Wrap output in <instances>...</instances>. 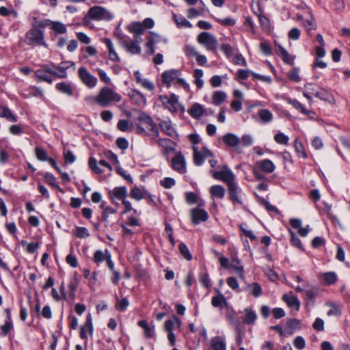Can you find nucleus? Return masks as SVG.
I'll return each mask as SVG.
<instances>
[{
	"label": "nucleus",
	"mask_w": 350,
	"mask_h": 350,
	"mask_svg": "<svg viewBox=\"0 0 350 350\" xmlns=\"http://www.w3.org/2000/svg\"><path fill=\"white\" fill-rule=\"evenodd\" d=\"M121 100V95L109 87L100 88L97 95L92 98V100L102 107H107Z\"/></svg>",
	"instance_id": "nucleus-1"
},
{
	"label": "nucleus",
	"mask_w": 350,
	"mask_h": 350,
	"mask_svg": "<svg viewBox=\"0 0 350 350\" xmlns=\"http://www.w3.org/2000/svg\"><path fill=\"white\" fill-rule=\"evenodd\" d=\"M25 42L28 45H42L47 46L44 42V32L37 27H32L29 31L27 32L25 36Z\"/></svg>",
	"instance_id": "nucleus-2"
},
{
	"label": "nucleus",
	"mask_w": 350,
	"mask_h": 350,
	"mask_svg": "<svg viewBox=\"0 0 350 350\" xmlns=\"http://www.w3.org/2000/svg\"><path fill=\"white\" fill-rule=\"evenodd\" d=\"M92 20L103 21L111 20L113 18L112 14L105 8L100 6H94L88 11V16Z\"/></svg>",
	"instance_id": "nucleus-3"
},
{
	"label": "nucleus",
	"mask_w": 350,
	"mask_h": 350,
	"mask_svg": "<svg viewBox=\"0 0 350 350\" xmlns=\"http://www.w3.org/2000/svg\"><path fill=\"white\" fill-rule=\"evenodd\" d=\"M198 42L203 45L206 50L215 51L217 46V40L208 32H202L198 36Z\"/></svg>",
	"instance_id": "nucleus-4"
},
{
	"label": "nucleus",
	"mask_w": 350,
	"mask_h": 350,
	"mask_svg": "<svg viewBox=\"0 0 350 350\" xmlns=\"http://www.w3.org/2000/svg\"><path fill=\"white\" fill-rule=\"evenodd\" d=\"M213 176L217 180L226 183L228 186L234 183L235 176L227 166H224L219 171L213 172Z\"/></svg>",
	"instance_id": "nucleus-5"
},
{
	"label": "nucleus",
	"mask_w": 350,
	"mask_h": 350,
	"mask_svg": "<svg viewBox=\"0 0 350 350\" xmlns=\"http://www.w3.org/2000/svg\"><path fill=\"white\" fill-rule=\"evenodd\" d=\"M78 75L82 83L89 88H94L98 82L97 78L93 76L85 67L78 70Z\"/></svg>",
	"instance_id": "nucleus-6"
},
{
	"label": "nucleus",
	"mask_w": 350,
	"mask_h": 350,
	"mask_svg": "<svg viewBox=\"0 0 350 350\" xmlns=\"http://www.w3.org/2000/svg\"><path fill=\"white\" fill-rule=\"evenodd\" d=\"M159 100L169 111L172 113H176L178 111L179 106L178 98L174 94H170V96L167 95H161Z\"/></svg>",
	"instance_id": "nucleus-7"
},
{
	"label": "nucleus",
	"mask_w": 350,
	"mask_h": 350,
	"mask_svg": "<svg viewBox=\"0 0 350 350\" xmlns=\"http://www.w3.org/2000/svg\"><path fill=\"white\" fill-rule=\"evenodd\" d=\"M193 161L197 165H201L205 158L212 156L211 152L206 147H203L202 150H199L196 146H193Z\"/></svg>",
	"instance_id": "nucleus-8"
},
{
	"label": "nucleus",
	"mask_w": 350,
	"mask_h": 350,
	"mask_svg": "<svg viewBox=\"0 0 350 350\" xmlns=\"http://www.w3.org/2000/svg\"><path fill=\"white\" fill-rule=\"evenodd\" d=\"M55 71L49 68L47 66H44L42 68L36 70V76L38 79L51 83L55 77Z\"/></svg>",
	"instance_id": "nucleus-9"
},
{
	"label": "nucleus",
	"mask_w": 350,
	"mask_h": 350,
	"mask_svg": "<svg viewBox=\"0 0 350 350\" xmlns=\"http://www.w3.org/2000/svg\"><path fill=\"white\" fill-rule=\"evenodd\" d=\"M181 72L179 70L172 69L163 72L161 77L162 81L165 83L167 88L170 87L171 83L174 81H176L178 77H180Z\"/></svg>",
	"instance_id": "nucleus-10"
},
{
	"label": "nucleus",
	"mask_w": 350,
	"mask_h": 350,
	"mask_svg": "<svg viewBox=\"0 0 350 350\" xmlns=\"http://www.w3.org/2000/svg\"><path fill=\"white\" fill-rule=\"evenodd\" d=\"M172 168L180 174L186 172V162L184 156L179 153L172 161Z\"/></svg>",
	"instance_id": "nucleus-11"
},
{
	"label": "nucleus",
	"mask_w": 350,
	"mask_h": 350,
	"mask_svg": "<svg viewBox=\"0 0 350 350\" xmlns=\"http://www.w3.org/2000/svg\"><path fill=\"white\" fill-rule=\"evenodd\" d=\"M191 221L195 225L200 224L201 221H205L208 218L207 212L198 208H193L191 211Z\"/></svg>",
	"instance_id": "nucleus-12"
},
{
	"label": "nucleus",
	"mask_w": 350,
	"mask_h": 350,
	"mask_svg": "<svg viewBox=\"0 0 350 350\" xmlns=\"http://www.w3.org/2000/svg\"><path fill=\"white\" fill-rule=\"evenodd\" d=\"M142 42V38L139 35H135L134 40L125 45L126 50L131 54H140L142 52L140 43Z\"/></svg>",
	"instance_id": "nucleus-13"
},
{
	"label": "nucleus",
	"mask_w": 350,
	"mask_h": 350,
	"mask_svg": "<svg viewBox=\"0 0 350 350\" xmlns=\"http://www.w3.org/2000/svg\"><path fill=\"white\" fill-rule=\"evenodd\" d=\"M110 199L114 202L116 200H123L127 197V189L126 187H117L109 193Z\"/></svg>",
	"instance_id": "nucleus-14"
},
{
	"label": "nucleus",
	"mask_w": 350,
	"mask_h": 350,
	"mask_svg": "<svg viewBox=\"0 0 350 350\" xmlns=\"http://www.w3.org/2000/svg\"><path fill=\"white\" fill-rule=\"evenodd\" d=\"M93 332V325L92 317L90 314H88L86 317V321L85 324L81 327L80 330V337L86 340L88 338V334H92Z\"/></svg>",
	"instance_id": "nucleus-15"
},
{
	"label": "nucleus",
	"mask_w": 350,
	"mask_h": 350,
	"mask_svg": "<svg viewBox=\"0 0 350 350\" xmlns=\"http://www.w3.org/2000/svg\"><path fill=\"white\" fill-rule=\"evenodd\" d=\"M74 65L75 64L72 62H63L57 66L53 65V68L57 70V72H55V76L59 78H66L67 77L66 70Z\"/></svg>",
	"instance_id": "nucleus-16"
},
{
	"label": "nucleus",
	"mask_w": 350,
	"mask_h": 350,
	"mask_svg": "<svg viewBox=\"0 0 350 350\" xmlns=\"http://www.w3.org/2000/svg\"><path fill=\"white\" fill-rule=\"evenodd\" d=\"M210 344L213 350H226V340L222 336L212 338Z\"/></svg>",
	"instance_id": "nucleus-17"
},
{
	"label": "nucleus",
	"mask_w": 350,
	"mask_h": 350,
	"mask_svg": "<svg viewBox=\"0 0 350 350\" xmlns=\"http://www.w3.org/2000/svg\"><path fill=\"white\" fill-rule=\"evenodd\" d=\"M256 166L262 172L266 173H272L275 166L269 159H264L256 163Z\"/></svg>",
	"instance_id": "nucleus-18"
},
{
	"label": "nucleus",
	"mask_w": 350,
	"mask_h": 350,
	"mask_svg": "<svg viewBox=\"0 0 350 350\" xmlns=\"http://www.w3.org/2000/svg\"><path fill=\"white\" fill-rule=\"evenodd\" d=\"M204 112V107L200 103H194L188 110L189 114L195 119L201 118Z\"/></svg>",
	"instance_id": "nucleus-19"
},
{
	"label": "nucleus",
	"mask_w": 350,
	"mask_h": 350,
	"mask_svg": "<svg viewBox=\"0 0 350 350\" xmlns=\"http://www.w3.org/2000/svg\"><path fill=\"white\" fill-rule=\"evenodd\" d=\"M160 127L162 131L170 137L176 135V131L174 128L170 120H163L160 123Z\"/></svg>",
	"instance_id": "nucleus-20"
},
{
	"label": "nucleus",
	"mask_w": 350,
	"mask_h": 350,
	"mask_svg": "<svg viewBox=\"0 0 350 350\" xmlns=\"http://www.w3.org/2000/svg\"><path fill=\"white\" fill-rule=\"evenodd\" d=\"M228 187L230 199L233 203L242 204V201L239 196L238 187L234 183H231Z\"/></svg>",
	"instance_id": "nucleus-21"
},
{
	"label": "nucleus",
	"mask_w": 350,
	"mask_h": 350,
	"mask_svg": "<svg viewBox=\"0 0 350 350\" xmlns=\"http://www.w3.org/2000/svg\"><path fill=\"white\" fill-rule=\"evenodd\" d=\"M147 196H149V193L144 188L134 187L131 191V197L137 201L141 200Z\"/></svg>",
	"instance_id": "nucleus-22"
},
{
	"label": "nucleus",
	"mask_w": 350,
	"mask_h": 350,
	"mask_svg": "<svg viewBox=\"0 0 350 350\" xmlns=\"http://www.w3.org/2000/svg\"><path fill=\"white\" fill-rule=\"evenodd\" d=\"M227 98V94L221 90L215 91L212 95V103L215 106H219L224 103Z\"/></svg>",
	"instance_id": "nucleus-23"
},
{
	"label": "nucleus",
	"mask_w": 350,
	"mask_h": 350,
	"mask_svg": "<svg viewBox=\"0 0 350 350\" xmlns=\"http://www.w3.org/2000/svg\"><path fill=\"white\" fill-rule=\"evenodd\" d=\"M50 29L55 35L64 34L67 31L66 25L59 21H51Z\"/></svg>",
	"instance_id": "nucleus-24"
},
{
	"label": "nucleus",
	"mask_w": 350,
	"mask_h": 350,
	"mask_svg": "<svg viewBox=\"0 0 350 350\" xmlns=\"http://www.w3.org/2000/svg\"><path fill=\"white\" fill-rule=\"evenodd\" d=\"M224 142L230 147H237L240 143V139L232 133H227L223 136Z\"/></svg>",
	"instance_id": "nucleus-25"
},
{
	"label": "nucleus",
	"mask_w": 350,
	"mask_h": 350,
	"mask_svg": "<svg viewBox=\"0 0 350 350\" xmlns=\"http://www.w3.org/2000/svg\"><path fill=\"white\" fill-rule=\"evenodd\" d=\"M100 208L103 210L102 218L106 222H108L109 215L115 214L117 212L116 208L110 207L107 204V202H101V204H100Z\"/></svg>",
	"instance_id": "nucleus-26"
},
{
	"label": "nucleus",
	"mask_w": 350,
	"mask_h": 350,
	"mask_svg": "<svg viewBox=\"0 0 350 350\" xmlns=\"http://www.w3.org/2000/svg\"><path fill=\"white\" fill-rule=\"evenodd\" d=\"M282 299L285 301L287 305L291 308H294L297 310L299 308L300 302L298 300L297 297L294 295H290L288 294H284L282 297Z\"/></svg>",
	"instance_id": "nucleus-27"
},
{
	"label": "nucleus",
	"mask_w": 350,
	"mask_h": 350,
	"mask_svg": "<svg viewBox=\"0 0 350 350\" xmlns=\"http://www.w3.org/2000/svg\"><path fill=\"white\" fill-rule=\"evenodd\" d=\"M0 117L6 118L11 122H16L17 121L16 116L12 112V111L7 107H0Z\"/></svg>",
	"instance_id": "nucleus-28"
},
{
	"label": "nucleus",
	"mask_w": 350,
	"mask_h": 350,
	"mask_svg": "<svg viewBox=\"0 0 350 350\" xmlns=\"http://www.w3.org/2000/svg\"><path fill=\"white\" fill-rule=\"evenodd\" d=\"M210 193L213 198L222 199L225 196L226 190L221 185H213L210 188Z\"/></svg>",
	"instance_id": "nucleus-29"
},
{
	"label": "nucleus",
	"mask_w": 350,
	"mask_h": 350,
	"mask_svg": "<svg viewBox=\"0 0 350 350\" xmlns=\"http://www.w3.org/2000/svg\"><path fill=\"white\" fill-rule=\"evenodd\" d=\"M244 317L243 321L245 324H254L257 319V314L255 311L250 308H245L244 310Z\"/></svg>",
	"instance_id": "nucleus-30"
},
{
	"label": "nucleus",
	"mask_w": 350,
	"mask_h": 350,
	"mask_svg": "<svg viewBox=\"0 0 350 350\" xmlns=\"http://www.w3.org/2000/svg\"><path fill=\"white\" fill-rule=\"evenodd\" d=\"M150 36L148 38V42L146 43V46L150 50V53L153 54L155 52V49L154 47V44L161 41V37L159 35L150 32Z\"/></svg>",
	"instance_id": "nucleus-31"
},
{
	"label": "nucleus",
	"mask_w": 350,
	"mask_h": 350,
	"mask_svg": "<svg viewBox=\"0 0 350 350\" xmlns=\"http://www.w3.org/2000/svg\"><path fill=\"white\" fill-rule=\"evenodd\" d=\"M275 51L280 55L282 60L287 63L291 64L293 61V58L289 55L287 51L280 45L276 46Z\"/></svg>",
	"instance_id": "nucleus-32"
},
{
	"label": "nucleus",
	"mask_w": 350,
	"mask_h": 350,
	"mask_svg": "<svg viewBox=\"0 0 350 350\" xmlns=\"http://www.w3.org/2000/svg\"><path fill=\"white\" fill-rule=\"evenodd\" d=\"M173 19L178 28H191L192 27L191 23L184 16H178L174 13Z\"/></svg>",
	"instance_id": "nucleus-33"
},
{
	"label": "nucleus",
	"mask_w": 350,
	"mask_h": 350,
	"mask_svg": "<svg viewBox=\"0 0 350 350\" xmlns=\"http://www.w3.org/2000/svg\"><path fill=\"white\" fill-rule=\"evenodd\" d=\"M327 306L330 307V309L327 312V315L339 317L341 314V305L335 303H327Z\"/></svg>",
	"instance_id": "nucleus-34"
},
{
	"label": "nucleus",
	"mask_w": 350,
	"mask_h": 350,
	"mask_svg": "<svg viewBox=\"0 0 350 350\" xmlns=\"http://www.w3.org/2000/svg\"><path fill=\"white\" fill-rule=\"evenodd\" d=\"M258 115L264 123L271 122L273 119L272 113L268 109H263L259 110Z\"/></svg>",
	"instance_id": "nucleus-35"
},
{
	"label": "nucleus",
	"mask_w": 350,
	"mask_h": 350,
	"mask_svg": "<svg viewBox=\"0 0 350 350\" xmlns=\"http://www.w3.org/2000/svg\"><path fill=\"white\" fill-rule=\"evenodd\" d=\"M108 256H110V254L107 250H105V252L97 250L95 252L94 254V260L96 263H100L105 260H107Z\"/></svg>",
	"instance_id": "nucleus-36"
},
{
	"label": "nucleus",
	"mask_w": 350,
	"mask_h": 350,
	"mask_svg": "<svg viewBox=\"0 0 350 350\" xmlns=\"http://www.w3.org/2000/svg\"><path fill=\"white\" fill-rule=\"evenodd\" d=\"M193 76L195 77V84L199 89L202 88L204 85V81L202 79L203 71L200 69H195Z\"/></svg>",
	"instance_id": "nucleus-37"
},
{
	"label": "nucleus",
	"mask_w": 350,
	"mask_h": 350,
	"mask_svg": "<svg viewBox=\"0 0 350 350\" xmlns=\"http://www.w3.org/2000/svg\"><path fill=\"white\" fill-rule=\"evenodd\" d=\"M295 150L299 157L306 158L307 154L305 152L304 146L299 139H296L294 143Z\"/></svg>",
	"instance_id": "nucleus-38"
},
{
	"label": "nucleus",
	"mask_w": 350,
	"mask_h": 350,
	"mask_svg": "<svg viewBox=\"0 0 350 350\" xmlns=\"http://www.w3.org/2000/svg\"><path fill=\"white\" fill-rule=\"evenodd\" d=\"M56 88L61 92L67 95L70 96L72 94V88L69 83L64 82L59 83L56 85Z\"/></svg>",
	"instance_id": "nucleus-39"
},
{
	"label": "nucleus",
	"mask_w": 350,
	"mask_h": 350,
	"mask_svg": "<svg viewBox=\"0 0 350 350\" xmlns=\"http://www.w3.org/2000/svg\"><path fill=\"white\" fill-rule=\"evenodd\" d=\"M129 30L130 32L135 33V35H139V36L144 32L143 25L139 22L132 23L129 27Z\"/></svg>",
	"instance_id": "nucleus-40"
},
{
	"label": "nucleus",
	"mask_w": 350,
	"mask_h": 350,
	"mask_svg": "<svg viewBox=\"0 0 350 350\" xmlns=\"http://www.w3.org/2000/svg\"><path fill=\"white\" fill-rule=\"evenodd\" d=\"M211 304L214 307H221L226 305V300L222 294H219L212 298Z\"/></svg>",
	"instance_id": "nucleus-41"
},
{
	"label": "nucleus",
	"mask_w": 350,
	"mask_h": 350,
	"mask_svg": "<svg viewBox=\"0 0 350 350\" xmlns=\"http://www.w3.org/2000/svg\"><path fill=\"white\" fill-rule=\"evenodd\" d=\"M137 120L139 121L140 124H144L146 126V128L150 124H152V122H153L152 118L144 112H141L139 113Z\"/></svg>",
	"instance_id": "nucleus-42"
},
{
	"label": "nucleus",
	"mask_w": 350,
	"mask_h": 350,
	"mask_svg": "<svg viewBox=\"0 0 350 350\" xmlns=\"http://www.w3.org/2000/svg\"><path fill=\"white\" fill-rule=\"evenodd\" d=\"M250 293L253 295L255 297H259L262 293V288L259 284L254 282L247 286Z\"/></svg>",
	"instance_id": "nucleus-43"
},
{
	"label": "nucleus",
	"mask_w": 350,
	"mask_h": 350,
	"mask_svg": "<svg viewBox=\"0 0 350 350\" xmlns=\"http://www.w3.org/2000/svg\"><path fill=\"white\" fill-rule=\"evenodd\" d=\"M75 234L77 237L85 239L90 237L88 230L85 227L77 226L75 228Z\"/></svg>",
	"instance_id": "nucleus-44"
},
{
	"label": "nucleus",
	"mask_w": 350,
	"mask_h": 350,
	"mask_svg": "<svg viewBox=\"0 0 350 350\" xmlns=\"http://www.w3.org/2000/svg\"><path fill=\"white\" fill-rule=\"evenodd\" d=\"M274 140L276 143L283 145H288L289 137L282 132H278L274 136Z\"/></svg>",
	"instance_id": "nucleus-45"
},
{
	"label": "nucleus",
	"mask_w": 350,
	"mask_h": 350,
	"mask_svg": "<svg viewBox=\"0 0 350 350\" xmlns=\"http://www.w3.org/2000/svg\"><path fill=\"white\" fill-rule=\"evenodd\" d=\"M131 97L139 105H145L146 103V99L145 96L137 91H134Z\"/></svg>",
	"instance_id": "nucleus-46"
},
{
	"label": "nucleus",
	"mask_w": 350,
	"mask_h": 350,
	"mask_svg": "<svg viewBox=\"0 0 350 350\" xmlns=\"http://www.w3.org/2000/svg\"><path fill=\"white\" fill-rule=\"evenodd\" d=\"M230 267L236 271L240 278H243V267L241 265L239 260L233 259Z\"/></svg>",
	"instance_id": "nucleus-47"
},
{
	"label": "nucleus",
	"mask_w": 350,
	"mask_h": 350,
	"mask_svg": "<svg viewBox=\"0 0 350 350\" xmlns=\"http://www.w3.org/2000/svg\"><path fill=\"white\" fill-rule=\"evenodd\" d=\"M323 278L327 284H333L337 281V275L334 272L325 273Z\"/></svg>",
	"instance_id": "nucleus-48"
},
{
	"label": "nucleus",
	"mask_w": 350,
	"mask_h": 350,
	"mask_svg": "<svg viewBox=\"0 0 350 350\" xmlns=\"http://www.w3.org/2000/svg\"><path fill=\"white\" fill-rule=\"evenodd\" d=\"M287 77L291 81H293L294 82L297 83L301 81L299 69L297 68H294L291 70H290L287 74Z\"/></svg>",
	"instance_id": "nucleus-49"
},
{
	"label": "nucleus",
	"mask_w": 350,
	"mask_h": 350,
	"mask_svg": "<svg viewBox=\"0 0 350 350\" xmlns=\"http://www.w3.org/2000/svg\"><path fill=\"white\" fill-rule=\"evenodd\" d=\"M179 250L182 255L187 260H191L192 259V255L190 254L187 246L185 243H181L179 244Z\"/></svg>",
	"instance_id": "nucleus-50"
},
{
	"label": "nucleus",
	"mask_w": 350,
	"mask_h": 350,
	"mask_svg": "<svg viewBox=\"0 0 350 350\" xmlns=\"http://www.w3.org/2000/svg\"><path fill=\"white\" fill-rule=\"evenodd\" d=\"M21 244L24 245H27L26 250L28 253L33 254L34 253L38 248L39 247V243H27L25 241H22Z\"/></svg>",
	"instance_id": "nucleus-51"
},
{
	"label": "nucleus",
	"mask_w": 350,
	"mask_h": 350,
	"mask_svg": "<svg viewBox=\"0 0 350 350\" xmlns=\"http://www.w3.org/2000/svg\"><path fill=\"white\" fill-rule=\"evenodd\" d=\"M64 162L66 164H70L75 161L76 157L70 150H67L64 153Z\"/></svg>",
	"instance_id": "nucleus-52"
},
{
	"label": "nucleus",
	"mask_w": 350,
	"mask_h": 350,
	"mask_svg": "<svg viewBox=\"0 0 350 350\" xmlns=\"http://www.w3.org/2000/svg\"><path fill=\"white\" fill-rule=\"evenodd\" d=\"M90 167L98 174L103 173V170L98 166L97 161L95 158L91 157L89 159Z\"/></svg>",
	"instance_id": "nucleus-53"
},
{
	"label": "nucleus",
	"mask_w": 350,
	"mask_h": 350,
	"mask_svg": "<svg viewBox=\"0 0 350 350\" xmlns=\"http://www.w3.org/2000/svg\"><path fill=\"white\" fill-rule=\"evenodd\" d=\"M293 345L297 349H304L306 347L305 340L301 336H297L293 340Z\"/></svg>",
	"instance_id": "nucleus-54"
},
{
	"label": "nucleus",
	"mask_w": 350,
	"mask_h": 350,
	"mask_svg": "<svg viewBox=\"0 0 350 350\" xmlns=\"http://www.w3.org/2000/svg\"><path fill=\"white\" fill-rule=\"evenodd\" d=\"M36 154L38 159L40 161H46L49 158L46 152L44 149L39 147L36 148Z\"/></svg>",
	"instance_id": "nucleus-55"
},
{
	"label": "nucleus",
	"mask_w": 350,
	"mask_h": 350,
	"mask_svg": "<svg viewBox=\"0 0 350 350\" xmlns=\"http://www.w3.org/2000/svg\"><path fill=\"white\" fill-rule=\"evenodd\" d=\"M131 129L133 130L136 133L139 135L146 133V129L144 128L142 126L140 125L139 123L137 122H131Z\"/></svg>",
	"instance_id": "nucleus-56"
},
{
	"label": "nucleus",
	"mask_w": 350,
	"mask_h": 350,
	"mask_svg": "<svg viewBox=\"0 0 350 350\" xmlns=\"http://www.w3.org/2000/svg\"><path fill=\"white\" fill-rule=\"evenodd\" d=\"M161 185L166 189H170L175 185V180L172 178H165L160 181Z\"/></svg>",
	"instance_id": "nucleus-57"
},
{
	"label": "nucleus",
	"mask_w": 350,
	"mask_h": 350,
	"mask_svg": "<svg viewBox=\"0 0 350 350\" xmlns=\"http://www.w3.org/2000/svg\"><path fill=\"white\" fill-rule=\"evenodd\" d=\"M12 323L11 319H7L3 325L0 327L1 330L2 331L4 335H7L8 332L12 329Z\"/></svg>",
	"instance_id": "nucleus-58"
},
{
	"label": "nucleus",
	"mask_w": 350,
	"mask_h": 350,
	"mask_svg": "<svg viewBox=\"0 0 350 350\" xmlns=\"http://www.w3.org/2000/svg\"><path fill=\"white\" fill-rule=\"evenodd\" d=\"M98 75L101 81H103L104 83L107 84L111 83V79L108 75H107L106 72L100 68L97 69Z\"/></svg>",
	"instance_id": "nucleus-59"
},
{
	"label": "nucleus",
	"mask_w": 350,
	"mask_h": 350,
	"mask_svg": "<svg viewBox=\"0 0 350 350\" xmlns=\"http://www.w3.org/2000/svg\"><path fill=\"white\" fill-rule=\"evenodd\" d=\"M44 178L46 181L48 183V184H49L52 187H58L56 183V178L52 174L49 172L46 173L44 175Z\"/></svg>",
	"instance_id": "nucleus-60"
},
{
	"label": "nucleus",
	"mask_w": 350,
	"mask_h": 350,
	"mask_svg": "<svg viewBox=\"0 0 350 350\" xmlns=\"http://www.w3.org/2000/svg\"><path fill=\"white\" fill-rule=\"evenodd\" d=\"M129 300L127 298L124 297L117 303L116 308L120 311H124L129 306Z\"/></svg>",
	"instance_id": "nucleus-61"
},
{
	"label": "nucleus",
	"mask_w": 350,
	"mask_h": 350,
	"mask_svg": "<svg viewBox=\"0 0 350 350\" xmlns=\"http://www.w3.org/2000/svg\"><path fill=\"white\" fill-rule=\"evenodd\" d=\"M290 103L295 108L297 109V110H299L301 113H304V114H308V111H307L304 107V106L302 105V104L301 103H299L298 100H293L291 101H290Z\"/></svg>",
	"instance_id": "nucleus-62"
},
{
	"label": "nucleus",
	"mask_w": 350,
	"mask_h": 350,
	"mask_svg": "<svg viewBox=\"0 0 350 350\" xmlns=\"http://www.w3.org/2000/svg\"><path fill=\"white\" fill-rule=\"evenodd\" d=\"M117 127L120 131L125 132L129 129V123L127 120H120L118 122Z\"/></svg>",
	"instance_id": "nucleus-63"
},
{
	"label": "nucleus",
	"mask_w": 350,
	"mask_h": 350,
	"mask_svg": "<svg viewBox=\"0 0 350 350\" xmlns=\"http://www.w3.org/2000/svg\"><path fill=\"white\" fill-rule=\"evenodd\" d=\"M233 63L237 65L247 66V62L241 54H237L233 59Z\"/></svg>",
	"instance_id": "nucleus-64"
}]
</instances>
